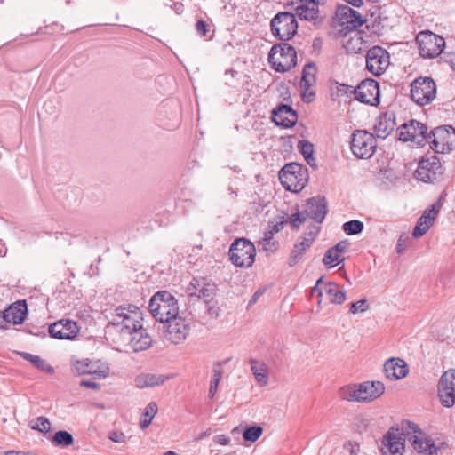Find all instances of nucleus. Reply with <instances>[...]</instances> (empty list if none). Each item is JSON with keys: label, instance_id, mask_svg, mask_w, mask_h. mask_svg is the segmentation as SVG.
Here are the masks:
<instances>
[{"label": "nucleus", "instance_id": "nucleus-1", "mask_svg": "<svg viewBox=\"0 0 455 455\" xmlns=\"http://www.w3.org/2000/svg\"><path fill=\"white\" fill-rule=\"evenodd\" d=\"M142 320V311L139 307L132 304L121 305L111 314L108 326L115 329L116 335H122L140 327Z\"/></svg>", "mask_w": 455, "mask_h": 455}, {"label": "nucleus", "instance_id": "nucleus-2", "mask_svg": "<svg viewBox=\"0 0 455 455\" xmlns=\"http://www.w3.org/2000/svg\"><path fill=\"white\" fill-rule=\"evenodd\" d=\"M384 392L385 386L382 382L364 381L341 387L339 396L348 402L369 403L380 397Z\"/></svg>", "mask_w": 455, "mask_h": 455}, {"label": "nucleus", "instance_id": "nucleus-3", "mask_svg": "<svg viewBox=\"0 0 455 455\" xmlns=\"http://www.w3.org/2000/svg\"><path fill=\"white\" fill-rule=\"evenodd\" d=\"M148 308L154 318L163 323L179 314L178 300L167 291L156 292L149 300Z\"/></svg>", "mask_w": 455, "mask_h": 455}, {"label": "nucleus", "instance_id": "nucleus-4", "mask_svg": "<svg viewBox=\"0 0 455 455\" xmlns=\"http://www.w3.org/2000/svg\"><path fill=\"white\" fill-rule=\"evenodd\" d=\"M115 343L120 351L138 353L147 350L153 344V339L148 330L140 324L122 335H116Z\"/></svg>", "mask_w": 455, "mask_h": 455}, {"label": "nucleus", "instance_id": "nucleus-5", "mask_svg": "<svg viewBox=\"0 0 455 455\" xmlns=\"http://www.w3.org/2000/svg\"><path fill=\"white\" fill-rule=\"evenodd\" d=\"M401 430L406 436L413 449L423 455H437V447L434 440L426 435L417 424L403 419L401 421Z\"/></svg>", "mask_w": 455, "mask_h": 455}, {"label": "nucleus", "instance_id": "nucleus-6", "mask_svg": "<svg viewBox=\"0 0 455 455\" xmlns=\"http://www.w3.org/2000/svg\"><path fill=\"white\" fill-rule=\"evenodd\" d=\"M279 180L286 190L299 193L307 183V168L298 163L287 164L281 169Z\"/></svg>", "mask_w": 455, "mask_h": 455}, {"label": "nucleus", "instance_id": "nucleus-7", "mask_svg": "<svg viewBox=\"0 0 455 455\" xmlns=\"http://www.w3.org/2000/svg\"><path fill=\"white\" fill-rule=\"evenodd\" d=\"M268 62L275 71L285 73L297 65V52L285 42L275 44L268 53Z\"/></svg>", "mask_w": 455, "mask_h": 455}, {"label": "nucleus", "instance_id": "nucleus-8", "mask_svg": "<svg viewBox=\"0 0 455 455\" xmlns=\"http://www.w3.org/2000/svg\"><path fill=\"white\" fill-rule=\"evenodd\" d=\"M228 255L235 267L248 268L255 261L256 249L249 240L238 238L231 244Z\"/></svg>", "mask_w": 455, "mask_h": 455}, {"label": "nucleus", "instance_id": "nucleus-9", "mask_svg": "<svg viewBox=\"0 0 455 455\" xmlns=\"http://www.w3.org/2000/svg\"><path fill=\"white\" fill-rule=\"evenodd\" d=\"M427 142L435 153H448L455 148V129L451 126L436 127L427 134Z\"/></svg>", "mask_w": 455, "mask_h": 455}, {"label": "nucleus", "instance_id": "nucleus-10", "mask_svg": "<svg viewBox=\"0 0 455 455\" xmlns=\"http://www.w3.org/2000/svg\"><path fill=\"white\" fill-rule=\"evenodd\" d=\"M272 34L281 41L291 39L298 30L295 14L288 12L277 13L270 22Z\"/></svg>", "mask_w": 455, "mask_h": 455}, {"label": "nucleus", "instance_id": "nucleus-11", "mask_svg": "<svg viewBox=\"0 0 455 455\" xmlns=\"http://www.w3.org/2000/svg\"><path fill=\"white\" fill-rule=\"evenodd\" d=\"M376 140L365 130H356L352 134L351 150L357 158L369 159L375 153Z\"/></svg>", "mask_w": 455, "mask_h": 455}, {"label": "nucleus", "instance_id": "nucleus-12", "mask_svg": "<svg viewBox=\"0 0 455 455\" xmlns=\"http://www.w3.org/2000/svg\"><path fill=\"white\" fill-rule=\"evenodd\" d=\"M419 53L424 58L437 57L445 45L443 37L429 30L421 31L416 36Z\"/></svg>", "mask_w": 455, "mask_h": 455}, {"label": "nucleus", "instance_id": "nucleus-13", "mask_svg": "<svg viewBox=\"0 0 455 455\" xmlns=\"http://www.w3.org/2000/svg\"><path fill=\"white\" fill-rule=\"evenodd\" d=\"M436 95L435 81L430 77H419L411 85V97L418 105L430 103Z\"/></svg>", "mask_w": 455, "mask_h": 455}, {"label": "nucleus", "instance_id": "nucleus-14", "mask_svg": "<svg viewBox=\"0 0 455 455\" xmlns=\"http://www.w3.org/2000/svg\"><path fill=\"white\" fill-rule=\"evenodd\" d=\"M443 173L440 158L435 155H426L419 163L415 175L419 180L434 183Z\"/></svg>", "mask_w": 455, "mask_h": 455}, {"label": "nucleus", "instance_id": "nucleus-15", "mask_svg": "<svg viewBox=\"0 0 455 455\" xmlns=\"http://www.w3.org/2000/svg\"><path fill=\"white\" fill-rule=\"evenodd\" d=\"M406 433L401 430V424L392 427L383 436L381 451L383 455H403Z\"/></svg>", "mask_w": 455, "mask_h": 455}, {"label": "nucleus", "instance_id": "nucleus-16", "mask_svg": "<svg viewBox=\"0 0 455 455\" xmlns=\"http://www.w3.org/2000/svg\"><path fill=\"white\" fill-rule=\"evenodd\" d=\"M427 126L417 121L411 120L399 127V139L403 141H411L417 147H422L427 143Z\"/></svg>", "mask_w": 455, "mask_h": 455}, {"label": "nucleus", "instance_id": "nucleus-17", "mask_svg": "<svg viewBox=\"0 0 455 455\" xmlns=\"http://www.w3.org/2000/svg\"><path fill=\"white\" fill-rule=\"evenodd\" d=\"M353 94L355 100L362 103L377 106L380 97L379 83L371 78L363 80L353 89Z\"/></svg>", "mask_w": 455, "mask_h": 455}, {"label": "nucleus", "instance_id": "nucleus-18", "mask_svg": "<svg viewBox=\"0 0 455 455\" xmlns=\"http://www.w3.org/2000/svg\"><path fill=\"white\" fill-rule=\"evenodd\" d=\"M390 64L388 52L380 47H371L366 54V68L376 76L382 75Z\"/></svg>", "mask_w": 455, "mask_h": 455}, {"label": "nucleus", "instance_id": "nucleus-19", "mask_svg": "<svg viewBox=\"0 0 455 455\" xmlns=\"http://www.w3.org/2000/svg\"><path fill=\"white\" fill-rule=\"evenodd\" d=\"M165 338L173 344L183 342L189 335L191 326L189 320L177 315L165 323Z\"/></svg>", "mask_w": 455, "mask_h": 455}, {"label": "nucleus", "instance_id": "nucleus-20", "mask_svg": "<svg viewBox=\"0 0 455 455\" xmlns=\"http://www.w3.org/2000/svg\"><path fill=\"white\" fill-rule=\"evenodd\" d=\"M319 231L320 227L313 226L309 228V230L303 236L299 237V240L294 244L290 254V267H294L301 260L303 255L314 243Z\"/></svg>", "mask_w": 455, "mask_h": 455}, {"label": "nucleus", "instance_id": "nucleus-21", "mask_svg": "<svg viewBox=\"0 0 455 455\" xmlns=\"http://www.w3.org/2000/svg\"><path fill=\"white\" fill-rule=\"evenodd\" d=\"M335 16L338 25L347 31L360 28L365 21L357 11L345 4L337 7Z\"/></svg>", "mask_w": 455, "mask_h": 455}, {"label": "nucleus", "instance_id": "nucleus-22", "mask_svg": "<svg viewBox=\"0 0 455 455\" xmlns=\"http://www.w3.org/2000/svg\"><path fill=\"white\" fill-rule=\"evenodd\" d=\"M316 65L310 61L307 62L302 70V76L300 80L301 98L304 102H311L314 100L315 92L314 86L316 83Z\"/></svg>", "mask_w": 455, "mask_h": 455}, {"label": "nucleus", "instance_id": "nucleus-23", "mask_svg": "<svg viewBox=\"0 0 455 455\" xmlns=\"http://www.w3.org/2000/svg\"><path fill=\"white\" fill-rule=\"evenodd\" d=\"M79 331L76 322L70 319L59 320L48 327L50 336L58 339L72 340L77 336Z\"/></svg>", "mask_w": 455, "mask_h": 455}, {"label": "nucleus", "instance_id": "nucleus-24", "mask_svg": "<svg viewBox=\"0 0 455 455\" xmlns=\"http://www.w3.org/2000/svg\"><path fill=\"white\" fill-rule=\"evenodd\" d=\"M440 210L441 204L435 203L432 204L430 209H427L423 212L413 229V237L419 238L428 231L430 227L434 224Z\"/></svg>", "mask_w": 455, "mask_h": 455}, {"label": "nucleus", "instance_id": "nucleus-25", "mask_svg": "<svg viewBox=\"0 0 455 455\" xmlns=\"http://www.w3.org/2000/svg\"><path fill=\"white\" fill-rule=\"evenodd\" d=\"M328 212L327 201L324 196H315L307 200L304 213L321 224Z\"/></svg>", "mask_w": 455, "mask_h": 455}, {"label": "nucleus", "instance_id": "nucleus-26", "mask_svg": "<svg viewBox=\"0 0 455 455\" xmlns=\"http://www.w3.org/2000/svg\"><path fill=\"white\" fill-rule=\"evenodd\" d=\"M272 120L278 126L291 128L296 124L298 116L291 106L280 104L272 110Z\"/></svg>", "mask_w": 455, "mask_h": 455}, {"label": "nucleus", "instance_id": "nucleus-27", "mask_svg": "<svg viewBox=\"0 0 455 455\" xmlns=\"http://www.w3.org/2000/svg\"><path fill=\"white\" fill-rule=\"evenodd\" d=\"M383 370L387 379L390 380L403 379L409 372L405 361L397 357L387 360L384 363Z\"/></svg>", "mask_w": 455, "mask_h": 455}, {"label": "nucleus", "instance_id": "nucleus-28", "mask_svg": "<svg viewBox=\"0 0 455 455\" xmlns=\"http://www.w3.org/2000/svg\"><path fill=\"white\" fill-rule=\"evenodd\" d=\"M396 125L395 114L386 112L380 115L374 124V132L378 138L386 139Z\"/></svg>", "mask_w": 455, "mask_h": 455}, {"label": "nucleus", "instance_id": "nucleus-29", "mask_svg": "<svg viewBox=\"0 0 455 455\" xmlns=\"http://www.w3.org/2000/svg\"><path fill=\"white\" fill-rule=\"evenodd\" d=\"M4 312L7 315V323L12 324L22 323L28 312L26 300H18L11 304Z\"/></svg>", "mask_w": 455, "mask_h": 455}, {"label": "nucleus", "instance_id": "nucleus-30", "mask_svg": "<svg viewBox=\"0 0 455 455\" xmlns=\"http://www.w3.org/2000/svg\"><path fill=\"white\" fill-rule=\"evenodd\" d=\"M448 377L451 379L454 378L452 374H443L438 384V396L441 403L447 408H450L455 403V388L447 386Z\"/></svg>", "mask_w": 455, "mask_h": 455}, {"label": "nucleus", "instance_id": "nucleus-31", "mask_svg": "<svg viewBox=\"0 0 455 455\" xmlns=\"http://www.w3.org/2000/svg\"><path fill=\"white\" fill-rule=\"evenodd\" d=\"M299 4L295 7V16L300 20L315 21L318 18L319 9L314 1L299 0Z\"/></svg>", "mask_w": 455, "mask_h": 455}, {"label": "nucleus", "instance_id": "nucleus-32", "mask_svg": "<svg viewBox=\"0 0 455 455\" xmlns=\"http://www.w3.org/2000/svg\"><path fill=\"white\" fill-rule=\"evenodd\" d=\"M168 379L164 375L145 373L135 378V385L139 388L151 387L162 385Z\"/></svg>", "mask_w": 455, "mask_h": 455}, {"label": "nucleus", "instance_id": "nucleus-33", "mask_svg": "<svg viewBox=\"0 0 455 455\" xmlns=\"http://www.w3.org/2000/svg\"><path fill=\"white\" fill-rule=\"evenodd\" d=\"M323 291L332 304L340 305L346 300L345 291L339 290V285L336 283H325Z\"/></svg>", "mask_w": 455, "mask_h": 455}, {"label": "nucleus", "instance_id": "nucleus-34", "mask_svg": "<svg viewBox=\"0 0 455 455\" xmlns=\"http://www.w3.org/2000/svg\"><path fill=\"white\" fill-rule=\"evenodd\" d=\"M20 355L25 360L30 362L35 367L44 372L52 373L54 371L53 368L38 355H35L26 352L20 353Z\"/></svg>", "mask_w": 455, "mask_h": 455}, {"label": "nucleus", "instance_id": "nucleus-35", "mask_svg": "<svg viewBox=\"0 0 455 455\" xmlns=\"http://www.w3.org/2000/svg\"><path fill=\"white\" fill-rule=\"evenodd\" d=\"M73 443V435L65 430L57 431L52 438V443L55 446L68 447Z\"/></svg>", "mask_w": 455, "mask_h": 455}, {"label": "nucleus", "instance_id": "nucleus-36", "mask_svg": "<svg viewBox=\"0 0 455 455\" xmlns=\"http://www.w3.org/2000/svg\"><path fill=\"white\" fill-rule=\"evenodd\" d=\"M95 364L92 363L90 360H77L72 363V371L76 375H85L91 374L92 372V369Z\"/></svg>", "mask_w": 455, "mask_h": 455}, {"label": "nucleus", "instance_id": "nucleus-37", "mask_svg": "<svg viewBox=\"0 0 455 455\" xmlns=\"http://www.w3.org/2000/svg\"><path fill=\"white\" fill-rule=\"evenodd\" d=\"M258 362L254 359L251 360V370L255 376L256 380L260 383L261 386H266L267 384V374L265 367L263 365L259 366Z\"/></svg>", "mask_w": 455, "mask_h": 455}, {"label": "nucleus", "instance_id": "nucleus-38", "mask_svg": "<svg viewBox=\"0 0 455 455\" xmlns=\"http://www.w3.org/2000/svg\"><path fill=\"white\" fill-rule=\"evenodd\" d=\"M157 412V405L155 402L149 403L143 413L144 419L140 420V426L142 429L147 428Z\"/></svg>", "mask_w": 455, "mask_h": 455}, {"label": "nucleus", "instance_id": "nucleus-39", "mask_svg": "<svg viewBox=\"0 0 455 455\" xmlns=\"http://www.w3.org/2000/svg\"><path fill=\"white\" fill-rule=\"evenodd\" d=\"M363 223L358 220L347 221L343 224L342 229L348 235H358L363 230Z\"/></svg>", "mask_w": 455, "mask_h": 455}, {"label": "nucleus", "instance_id": "nucleus-40", "mask_svg": "<svg viewBox=\"0 0 455 455\" xmlns=\"http://www.w3.org/2000/svg\"><path fill=\"white\" fill-rule=\"evenodd\" d=\"M262 245V249L267 252H275L279 247V243L274 239V235H270L269 232H266L264 237L259 242Z\"/></svg>", "mask_w": 455, "mask_h": 455}, {"label": "nucleus", "instance_id": "nucleus-41", "mask_svg": "<svg viewBox=\"0 0 455 455\" xmlns=\"http://www.w3.org/2000/svg\"><path fill=\"white\" fill-rule=\"evenodd\" d=\"M263 428L260 426H251L245 428L243 432V437L245 441L254 443L262 435Z\"/></svg>", "mask_w": 455, "mask_h": 455}, {"label": "nucleus", "instance_id": "nucleus-42", "mask_svg": "<svg viewBox=\"0 0 455 455\" xmlns=\"http://www.w3.org/2000/svg\"><path fill=\"white\" fill-rule=\"evenodd\" d=\"M191 295H196L198 298L203 299L205 302H210L215 296V287L213 284H205L202 288L198 289V293H191Z\"/></svg>", "mask_w": 455, "mask_h": 455}, {"label": "nucleus", "instance_id": "nucleus-43", "mask_svg": "<svg viewBox=\"0 0 455 455\" xmlns=\"http://www.w3.org/2000/svg\"><path fill=\"white\" fill-rule=\"evenodd\" d=\"M339 255L334 251L331 248L328 249L323 258V263L325 266L334 267L333 263L337 262V265L344 261V259H339Z\"/></svg>", "mask_w": 455, "mask_h": 455}, {"label": "nucleus", "instance_id": "nucleus-44", "mask_svg": "<svg viewBox=\"0 0 455 455\" xmlns=\"http://www.w3.org/2000/svg\"><path fill=\"white\" fill-rule=\"evenodd\" d=\"M287 223H288V220L285 216L278 217L274 221H271L268 224L267 232H269L270 235H275V234L280 232Z\"/></svg>", "mask_w": 455, "mask_h": 455}, {"label": "nucleus", "instance_id": "nucleus-45", "mask_svg": "<svg viewBox=\"0 0 455 455\" xmlns=\"http://www.w3.org/2000/svg\"><path fill=\"white\" fill-rule=\"evenodd\" d=\"M32 428L41 433H48L51 429L50 420L45 417H38L36 419L35 424L32 425Z\"/></svg>", "mask_w": 455, "mask_h": 455}, {"label": "nucleus", "instance_id": "nucleus-46", "mask_svg": "<svg viewBox=\"0 0 455 455\" xmlns=\"http://www.w3.org/2000/svg\"><path fill=\"white\" fill-rule=\"evenodd\" d=\"M299 151L305 157H310L314 154V145L306 140H299L298 143Z\"/></svg>", "mask_w": 455, "mask_h": 455}, {"label": "nucleus", "instance_id": "nucleus-47", "mask_svg": "<svg viewBox=\"0 0 455 455\" xmlns=\"http://www.w3.org/2000/svg\"><path fill=\"white\" fill-rule=\"evenodd\" d=\"M288 223L291 226L293 229H299L301 224H303L307 217L303 215V213L296 212L291 214L289 218H287Z\"/></svg>", "mask_w": 455, "mask_h": 455}, {"label": "nucleus", "instance_id": "nucleus-48", "mask_svg": "<svg viewBox=\"0 0 455 455\" xmlns=\"http://www.w3.org/2000/svg\"><path fill=\"white\" fill-rule=\"evenodd\" d=\"M369 308L368 303L366 299H361L356 302L351 303L349 311L352 314H358L366 312Z\"/></svg>", "mask_w": 455, "mask_h": 455}, {"label": "nucleus", "instance_id": "nucleus-49", "mask_svg": "<svg viewBox=\"0 0 455 455\" xmlns=\"http://www.w3.org/2000/svg\"><path fill=\"white\" fill-rule=\"evenodd\" d=\"M228 361L218 362L217 363L214 364L213 369H212V380H214L217 382L220 381L222 375H223L222 365L224 363H226Z\"/></svg>", "mask_w": 455, "mask_h": 455}, {"label": "nucleus", "instance_id": "nucleus-50", "mask_svg": "<svg viewBox=\"0 0 455 455\" xmlns=\"http://www.w3.org/2000/svg\"><path fill=\"white\" fill-rule=\"evenodd\" d=\"M409 239V236L403 234L399 236L397 240V243L395 246V251L398 254H402L405 251L407 248L406 241Z\"/></svg>", "mask_w": 455, "mask_h": 455}, {"label": "nucleus", "instance_id": "nucleus-51", "mask_svg": "<svg viewBox=\"0 0 455 455\" xmlns=\"http://www.w3.org/2000/svg\"><path fill=\"white\" fill-rule=\"evenodd\" d=\"M92 372H91L90 375H93L94 376V379H105L106 377L108 376V373H109V369L108 367L105 366L101 369H97L96 366L94 365L93 368L92 369Z\"/></svg>", "mask_w": 455, "mask_h": 455}, {"label": "nucleus", "instance_id": "nucleus-52", "mask_svg": "<svg viewBox=\"0 0 455 455\" xmlns=\"http://www.w3.org/2000/svg\"><path fill=\"white\" fill-rule=\"evenodd\" d=\"M323 277H321L317 280L315 285L314 286V288L312 289V291H311L312 294L316 293L319 298H322L323 292L324 291L323 287H324L325 283H323Z\"/></svg>", "mask_w": 455, "mask_h": 455}, {"label": "nucleus", "instance_id": "nucleus-53", "mask_svg": "<svg viewBox=\"0 0 455 455\" xmlns=\"http://www.w3.org/2000/svg\"><path fill=\"white\" fill-rule=\"evenodd\" d=\"M109 439L114 443H124L125 442V435L121 432H111L109 434Z\"/></svg>", "mask_w": 455, "mask_h": 455}, {"label": "nucleus", "instance_id": "nucleus-54", "mask_svg": "<svg viewBox=\"0 0 455 455\" xmlns=\"http://www.w3.org/2000/svg\"><path fill=\"white\" fill-rule=\"evenodd\" d=\"M196 29L200 36H205L207 33V24L205 21L200 20L196 24Z\"/></svg>", "mask_w": 455, "mask_h": 455}, {"label": "nucleus", "instance_id": "nucleus-55", "mask_svg": "<svg viewBox=\"0 0 455 455\" xmlns=\"http://www.w3.org/2000/svg\"><path fill=\"white\" fill-rule=\"evenodd\" d=\"M348 247V243L347 241H340L336 245L332 246V249L339 256L342 252H344Z\"/></svg>", "mask_w": 455, "mask_h": 455}, {"label": "nucleus", "instance_id": "nucleus-56", "mask_svg": "<svg viewBox=\"0 0 455 455\" xmlns=\"http://www.w3.org/2000/svg\"><path fill=\"white\" fill-rule=\"evenodd\" d=\"M337 89L338 92L341 94H353V89L355 88L345 84H339Z\"/></svg>", "mask_w": 455, "mask_h": 455}, {"label": "nucleus", "instance_id": "nucleus-57", "mask_svg": "<svg viewBox=\"0 0 455 455\" xmlns=\"http://www.w3.org/2000/svg\"><path fill=\"white\" fill-rule=\"evenodd\" d=\"M265 291H266V289H265V288H259V289H258V290L254 292V294L252 295V297L251 298V299H250V301H249V306H252L253 304H255V303L258 301L259 298L260 296H262V295H263V293L265 292Z\"/></svg>", "mask_w": 455, "mask_h": 455}, {"label": "nucleus", "instance_id": "nucleus-58", "mask_svg": "<svg viewBox=\"0 0 455 455\" xmlns=\"http://www.w3.org/2000/svg\"><path fill=\"white\" fill-rule=\"evenodd\" d=\"M80 386L87 387V388L94 389V390H99L100 387L98 383H96L94 381H90V380H82L80 382Z\"/></svg>", "mask_w": 455, "mask_h": 455}, {"label": "nucleus", "instance_id": "nucleus-59", "mask_svg": "<svg viewBox=\"0 0 455 455\" xmlns=\"http://www.w3.org/2000/svg\"><path fill=\"white\" fill-rule=\"evenodd\" d=\"M219 384H220V382L211 380L210 387H209V395H208L210 399H212L214 397V395L217 392Z\"/></svg>", "mask_w": 455, "mask_h": 455}, {"label": "nucleus", "instance_id": "nucleus-60", "mask_svg": "<svg viewBox=\"0 0 455 455\" xmlns=\"http://www.w3.org/2000/svg\"><path fill=\"white\" fill-rule=\"evenodd\" d=\"M215 442L220 445H228L229 443V438L225 435H219L215 436Z\"/></svg>", "mask_w": 455, "mask_h": 455}, {"label": "nucleus", "instance_id": "nucleus-61", "mask_svg": "<svg viewBox=\"0 0 455 455\" xmlns=\"http://www.w3.org/2000/svg\"><path fill=\"white\" fill-rule=\"evenodd\" d=\"M443 374H452V377L454 378V379H451L448 377L447 386L450 387L455 388V369H450L449 371H445Z\"/></svg>", "mask_w": 455, "mask_h": 455}, {"label": "nucleus", "instance_id": "nucleus-62", "mask_svg": "<svg viewBox=\"0 0 455 455\" xmlns=\"http://www.w3.org/2000/svg\"><path fill=\"white\" fill-rule=\"evenodd\" d=\"M7 323V315L4 311L0 312V329H4Z\"/></svg>", "mask_w": 455, "mask_h": 455}, {"label": "nucleus", "instance_id": "nucleus-63", "mask_svg": "<svg viewBox=\"0 0 455 455\" xmlns=\"http://www.w3.org/2000/svg\"><path fill=\"white\" fill-rule=\"evenodd\" d=\"M347 4H350L351 5L355 7H360L363 3V0H344Z\"/></svg>", "mask_w": 455, "mask_h": 455}, {"label": "nucleus", "instance_id": "nucleus-64", "mask_svg": "<svg viewBox=\"0 0 455 455\" xmlns=\"http://www.w3.org/2000/svg\"><path fill=\"white\" fill-rule=\"evenodd\" d=\"M305 160L307 161V163L310 166H315V167H316L315 158L313 156V155H311V156H310V157H305Z\"/></svg>", "mask_w": 455, "mask_h": 455}]
</instances>
